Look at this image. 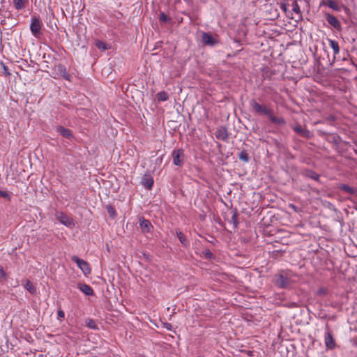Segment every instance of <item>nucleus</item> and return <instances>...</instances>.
Segmentation results:
<instances>
[{"mask_svg": "<svg viewBox=\"0 0 357 357\" xmlns=\"http://www.w3.org/2000/svg\"><path fill=\"white\" fill-rule=\"evenodd\" d=\"M249 104L256 114L266 116L269 121L276 126H284L286 125V121L283 117L274 116L273 110L265 105L259 104L255 99H252Z\"/></svg>", "mask_w": 357, "mask_h": 357, "instance_id": "1", "label": "nucleus"}, {"mask_svg": "<svg viewBox=\"0 0 357 357\" xmlns=\"http://www.w3.org/2000/svg\"><path fill=\"white\" fill-rule=\"evenodd\" d=\"M296 275L289 269L280 270L273 277V283L280 289H289L296 282Z\"/></svg>", "mask_w": 357, "mask_h": 357, "instance_id": "2", "label": "nucleus"}, {"mask_svg": "<svg viewBox=\"0 0 357 357\" xmlns=\"http://www.w3.org/2000/svg\"><path fill=\"white\" fill-rule=\"evenodd\" d=\"M324 344L328 350H333L337 347L336 340L328 324L325 325Z\"/></svg>", "mask_w": 357, "mask_h": 357, "instance_id": "3", "label": "nucleus"}, {"mask_svg": "<svg viewBox=\"0 0 357 357\" xmlns=\"http://www.w3.org/2000/svg\"><path fill=\"white\" fill-rule=\"evenodd\" d=\"M173 164L181 167L184 163L185 153L182 149L174 150L172 153Z\"/></svg>", "mask_w": 357, "mask_h": 357, "instance_id": "4", "label": "nucleus"}, {"mask_svg": "<svg viewBox=\"0 0 357 357\" xmlns=\"http://www.w3.org/2000/svg\"><path fill=\"white\" fill-rule=\"evenodd\" d=\"M72 261L76 263L77 266L82 270L84 275L90 274L91 270L89 264L84 259L79 258L77 256L73 255L71 258Z\"/></svg>", "mask_w": 357, "mask_h": 357, "instance_id": "5", "label": "nucleus"}, {"mask_svg": "<svg viewBox=\"0 0 357 357\" xmlns=\"http://www.w3.org/2000/svg\"><path fill=\"white\" fill-rule=\"evenodd\" d=\"M56 218L63 225L73 228L75 226L74 220L72 218L67 215L63 212H56Z\"/></svg>", "mask_w": 357, "mask_h": 357, "instance_id": "6", "label": "nucleus"}, {"mask_svg": "<svg viewBox=\"0 0 357 357\" xmlns=\"http://www.w3.org/2000/svg\"><path fill=\"white\" fill-rule=\"evenodd\" d=\"M202 41L205 45L214 47L219 43V40L216 37L213 36L211 33L203 32Z\"/></svg>", "mask_w": 357, "mask_h": 357, "instance_id": "7", "label": "nucleus"}, {"mask_svg": "<svg viewBox=\"0 0 357 357\" xmlns=\"http://www.w3.org/2000/svg\"><path fill=\"white\" fill-rule=\"evenodd\" d=\"M30 29L33 35L36 37H38V36L40 33L41 22L38 17L33 16L31 18Z\"/></svg>", "mask_w": 357, "mask_h": 357, "instance_id": "8", "label": "nucleus"}, {"mask_svg": "<svg viewBox=\"0 0 357 357\" xmlns=\"http://www.w3.org/2000/svg\"><path fill=\"white\" fill-rule=\"evenodd\" d=\"M293 130L300 135L302 137L305 139H310L312 137V134L311 132L306 129L305 128L302 127L301 125L297 124L292 127Z\"/></svg>", "mask_w": 357, "mask_h": 357, "instance_id": "9", "label": "nucleus"}, {"mask_svg": "<svg viewBox=\"0 0 357 357\" xmlns=\"http://www.w3.org/2000/svg\"><path fill=\"white\" fill-rule=\"evenodd\" d=\"M154 183L153 176L147 172L142 178L141 184L147 190H151Z\"/></svg>", "mask_w": 357, "mask_h": 357, "instance_id": "10", "label": "nucleus"}, {"mask_svg": "<svg viewBox=\"0 0 357 357\" xmlns=\"http://www.w3.org/2000/svg\"><path fill=\"white\" fill-rule=\"evenodd\" d=\"M139 227L143 233H149L153 229V225L149 220L140 217L139 220Z\"/></svg>", "mask_w": 357, "mask_h": 357, "instance_id": "11", "label": "nucleus"}, {"mask_svg": "<svg viewBox=\"0 0 357 357\" xmlns=\"http://www.w3.org/2000/svg\"><path fill=\"white\" fill-rule=\"evenodd\" d=\"M215 137L224 142H227L229 138V134L225 127H220L215 132Z\"/></svg>", "mask_w": 357, "mask_h": 357, "instance_id": "12", "label": "nucleus"}, {"mask_svg": "<svg viewBox=\"0 0 357 357\" xmlns=\"http://www.w3.org/2000/svg\"><path fill=\"white\" fill-rule=\"evenodd\" d=\"M56 131L61 135L62 137L70 139L73 138V134L71 130L64 128L61 126H59L56 128Z\"/></svg>", "mask_w": 357, "mask_h": 357, "instance_id": "13", "label": "nucleus"}, {"mask_svg": "<svg viewBox=\"0 0 357 357\" xmlns=\"http://www.w3.org/2000/svg\"><path fill=\"white\" fill-rule=\"evenodd\" d=\"M326 17L328 23L333 26L335 29L337 30L341 29L340 22L334 15L326 13Z\"/></svg>", "mask_w": 357, "mask_h": 357, "instance_id": "14", "label": "nucleus"}, {"mask_svg": "<svg viewBox=\"0 0 357 357\" xmlns=\"http://www.w3.org/2000/svg\"><path fill=\"white\" fill-rule=\"evenodd\" d=\"M303 175L307 178H310L315 181L320 182V175L310 169H305L303 172Z\"/></svg>", "mask_w": 357, "mask_h": 357, "instance_id": "15", "label": "nucleus"}, {"mask_svg": "<svg viewBox=\"0 0 357 357\" xmlns=\"http://www.w3.org/2000/svg\"><path fill=\"white\" fill-rule=\"evenodd\" d=\"M22 285L31 294L35 295L37 293V289L33 284L28 279L22 280Z\"/></svg>", "mask_w": 357, "mask_h": 357, "instance_id": "16", "label": "nucleus"}, {"mask_svg": "<svg viewBox=\"0 0 357 357\" xmlns=\"http://www.w3.org/2000/svg\"><path fill=\"white\" fill-rule=\"evenodd\" d=\"M77 288L86 296H92L94 294L93 289L86 284L78 283Z\"/></svg>", "mask_w": 357, "mask_h": 357, "instance_id": "17", "label": "nucleus"}, {"mask_svg": "<svg viewBox=\"0 0 357 357\" xmlns=\"http://www.w3.org/2000/svg\"><path fill=\"white\" fill-rule=\"evenodd\" d=\"M56 68H57L58 72H59V73L62 75V77L65 79L70 80V75L68 73V72L67 71L66 68L63 65L59 64L56 66Z\"/></svg>", "mask_w": 357, "mask_h": 357, "instance_id": "18", "label": "nucleus"}, {"mask_svg": "<svg viewBox=\"0 0 357 357\" xmlns=\"http://www.w3.org/2000/svg\"><path fill=\"white\" fill-rule=\"evenodd\" d=\"M339 189L351 195H356V190L352 187L349 186L346 184H340L339 186Z\"/></svg>", "mask_w": 357, "mask_h": 357, "instance_id": "19", "label": "nucleus"}, {"mask_svg": "<svg viewBox=\"0 0 357 357\" xmlns=\"http://www.w3.org/2000/svg\"><path fill=\"white\" fill-rule=\"evenodd\" d=\"M176 236L178 238V240L180 241L181 243L184 246V247H188L190 245V242L186 238V237L185 236V235L179 230H177L176 231Z\"/></svg>", "mask_w": 357, "mask_h": 357, "instance_id": "20", "label": "nucleus"}, {"mask_svg": "<svg viewBox=\"0 0 357 357\" xmlns=\"http://www.w3.org/2000/svg\"><path fill=\"white\" fill-rule=\"evenodd\" d=\"M328 42H329V45H330L331 47L333 50L334 54L335 55L338 54L340 52V47H339L338 43L332 39H328Z\"/></svg>", "mask_w": 357, "mask_h": 357, "instance_id": "21", "label": "nucleus"}, {"mask_svg": "<svg viewBox=\"0 0 357 357\" xmlns=\"http://www.w3.org/2000/svg\"><path fill=\"white\" fill-rule=\"evenodd\" d=\"M231 222L233 223L234 228H237L238 225V212L237 209L234 208V210L232 211V216Z\"/></svg>", "mask_w": 357, "mask_h": 357, "instance_id": "22", "label": "nucleus"}, {"mask_svg": "<svg viewBox=\"0 0 357 357\" xmlns=\"http://www.w3.org/2000/svg\"><path fill=\"white\" fill-rule=\"evenodd\" d=\"M327 6L331 8V9L339 11L340 10V8L337 2H335L333 0H326Z\"/></svg>", "mask_w": 357, "mask_h": 357, "instance_id": "23", "label": "nucleus"}, {"mask_svg": "<svg viewBox=\"0 0 357 357\" xmlns=\"http://www.w3.org/2000/svg\"><path fill=\"white\" fill-rule=\"evenodd\" d=\"M156 96L159 101H166L169 99V95L165 91L158 93Z\"/></svg>", "mask_w": 357, "mask_h": 357, "instance_id": "24", "label": "nucleus"}, {"mask_svg": "<svg viewBox=\"0 0 357 357\" xmlns=\"http://www.w3.org/2000/svg\"><path fill=\"white\" fill-rule=\"evenodd\" d=\"M26 0H13L15 8L17 10H21L25 6Z\"/></svg>", "mask_w": 357, "mask_h": 357, "instance_id": "25", "label": "nucleus"}, {"mask_svg": "<svg viewBox=\"0 0 357 357\" xmlns=\"http://www.w3.org/2000/svg\"><path fill=\"white\" fill-rule=\"evenodd\" d=\"M238 158L245 162H248L250 160V157H249L248 153L246 152V151H245V150H243L239 153Z\"/></svg>", "mask_w": 357, "mask_h": 357, "instance_id": "26", "label": "nucleus"}, {"mask_svg": "<svg viewBox=\"0 0 357 357\" xmlns=\"http://www.w3.org/2000/svg\"><path fill=\"white\" fill-rule=\"evenodd\" d=\"M85 324H86V326L89 328L95 329V330L98 328L97 324L92 319L89 318V319H86Z\"/></svg>", "mask_w": 357, "mask_h": 357, "instance_id": "27", "label": "nucleus"}, {"mask_svg": "<svg viewBox=\"0 0 357 357\" xmlns=\"http://www.w3.org/2000/svg\"><path fill=\"white\" fill-rule=\"evenodd\" d=\"M106 209H107V213L112 218H114L116 216V211L112 206L107 205L106 206Z\"/></svg>", "mask_w": 357, "mask_h": 357, "instance_id": "28", "label": "nucleus"}, {"mask_svg": "<svg viewBox=\"0 0 357 357\" xmlns=\"http://www.w3.org/2000/svg\"><path fill=\"white\" fill-rule=\"evenodd\" d=\"M328 294V290L327 288H325V287H321L319 288L317 293H316V295L317 296H321V297H324V296H327Z\"/></svg>", "mask_w": 357, "mask_h": 357, "instance_id": "29", "label": "nucleus"}, {"mask_svg": "<svg viewBox=\"0 0 357 357\" xmlns=\"http://www.w3.org/2000/svg\"><path fill=\"white\" fill-rule=\"evenodd\" d=\"M96 46L99 49V50H106L108 49V46L107 45L102 42V41H100V40H97L96 42Z\"/></svg>", "mask_w": 357, "mask_h": 357, "instance_id": "30", "label": "nucleus"}, {"mask_svg": "<svg viewBox=\"0 0 357 357\" xmlns=\"http://www.w3.org/2000/svg\"><path fill=\"white\" fill-rule=\"evenodd\" d=\"M292 10L299 15H301L300 7L296 1H294L292 3Z\"/></svg>", "mask_w": 357, "mask_h": 357, "instance_id": "31", "label": "nucleus"}, {"mask_svg": "<svg viewBox=\"0 0 357 357\" xmlns=\"http://www.w3.org/2000/svg\"><path fill=\"white\" fill-rule=\"evenodd\" d=\"M160 22H165L170 20V18L164 13H161L160 14L159 17Z\"/></svg>", "mask_w": 357, "mask_h": 357, "instance_id": "32", "label": "nucleus"}, {"mask_svg": "<svg viewBox=\"0 0 357 357\" xmlns=\"http://www.w3.org/2000/svg\"><path fill=\"white\" fill-rule=\"evenodd\" d=\"M204 256H205V257L206 259H213V258H214L213 254L209 250H204Z\"/></svg>", "mask_w": 357, "mask_h": 357, "instance_id": "33", "label": "nucleus"}, {"mask_svg": "<svg viewBox=\"0 0 357 357\" xmlns=\"http://www.w3.org/2000/svg\"><path fill=\"white\" fill-rule=\"evenodd\" d=\"M0 198H5L10 200V196L7 192L0 190Z\"/></svg>", "mask_w": 357, "mask_h": 357, "instance_id": "34", "label": "nucleus"}, {"mask_svg": "<svg viewBox=\"0 0 357 357\" xmlns=\"http://www.w3.org/2000/svg\"><path fill=\"white\" fill-rule=\"evenodd\" d=\"M2 66H3L4 75L7 77L10 76L11 73H10L8 68L3 63H2Z\"/></svg>", "mask_w": 357, "mask_h": 357, "instance_id": "35", "label": "nucleus"}, {"mask_svg": "<svg viewBox=\"0 0 357 357\" xmlns=\"http://www.w3.org/2000/svg\"><path fill=\"white\" fill-rule=\"evenodd\" d=\"M6 277V273L4 271L3 266H0V280L5 279Z\"/></svg>", "mask_w": 357, "mask_h": 357, "instance_id": "36", "label": "nucleus"}, {"mask_svg": "<svg viewBox=\"0 0 357 357\" xmlns=\"http://www.w3.org/2000/svg\"><path fill=\"white\" fill-rule=\"evenodd\" d=\"M163 325H164V327H165L166 329L169 330V331H171V330H172V324H169V323H167V322H166V323H164V324H163Z\"/></svg>", "mask_w": 357, "mask_h": 357, "instance_id": "37", "label": "nucleus"}, {"mask_svg": "<svg viewBox=\"0 0 357 357\" xmlns=\"http://www.w3.org/2000/svg\"><path fill=\"white\" fill-rule=\"evenodd\" d=\"M58 316H59V317L63 318L64 317V312H63V311L59 310L58 311Z\"/></svg>", "mask_w": 357, "mask_h": 357, "instance_id": "38", "label": "nucleus"}, {"mask_svg": "<svg viewBox=\"0 0 357 357\" xmlns=\"http://www.w3.org/2000/svg\"><path fill=\"white\" fill-rule=\"evenodd\" d=\"M289 207H290V208H293V209H294V211H296V212H298V208H297L295 205H294V204H290V205H289Z\"/></svg>", "mask_w": 357, "mask_h": 357, "instance_id": "39", "label": "nucleus"}, {"mask_svg": "<svg viewBox=\"0 0 357 357\" xmlns=\"http://www.w3.org/2000/svg\"><path fill=\"white\" fill-rule=\"evenodd\" d=\"M287 5L286 3H283L281 5V8L284 10V11H287Z\"/></svg>", "mask_w": 357, "mask_h": 357, "instance_id": "40", "label": "nucleus"}, {"mask_svg": "<svg viewBox=\"0 0 357 357\" xmlns=\"http://www.w3.org/2000/svg\"><path fill=\"white\" fill-rule=\"evenodd\" d=\"M354 152L357 154V150H354Z\"/></svg>", "mask_w": 357, "mask_h": 357, "instance_id": "41", "label": "nucleus"}, {"mask_svg": "<svg viewBox=\"0 0 357 357\" xmlns=\"http://www.w3.org/2000/svg\"><path fill=\"white\" fill-rule=\"evenodd\" d=\"M93 357H97V356H93Z\"/></svg>", "mask_w": 357, "mask_h": 357, "instance_id": "42", "label": "nucleus"}]
</instances>
